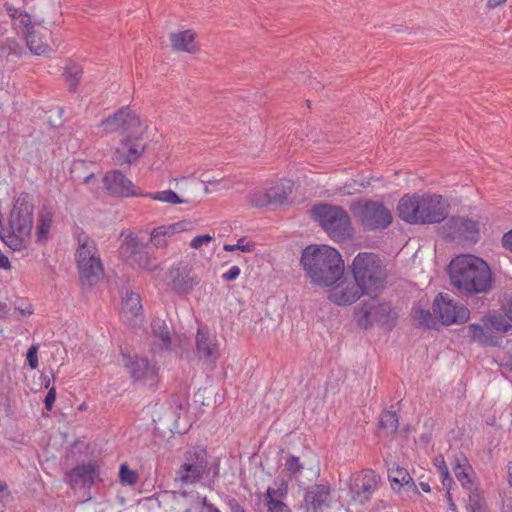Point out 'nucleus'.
Listing matches in <instances>:
<instances>
[{
    "mask_svg": "<svg viewBox=\"0 0 512 512\" xmlns=\"http://www.w3.org/2000/svg\"><path fill=\"white\" fill-rule=\"evenodd\" d=\"M448 272L452 285L463 294H485L492 289L491 269L479 257L457 256L450 262Z\"/></svg>",
    "mask_w": 512,
    "mask_h": 512,
    "instance_id": "1",
    "label": "nucleus"
},
{
    "mask_svg": "<svg viewBox=\"0 0 512 512\" xmlns=\"http://www.w3.org/2000/svg\"><path fill=\"white\" fill-rule=\"evenodd\" d=\"M301 264L311 283L321 287L334 285L344 273L340 253L327 245H311L302 251Z\"/></svg>",
    "mask_w": 512,
    "mask_h": 512,
    "instance_id": "2",
    "label": "nucleus"
},
{
    "mask_svg": "<svg viewBox=\"0 0 512 512\" xmlns=\"http://www.w3.org/2000/svg\"><path fill=\"white\" fill-rule=\"evenodd\" d=\"M449 204L441 195L403 196L397 205L398 216L409 224H434L443 221Z\"/></svg>",
    "mask_w": 512,
    "mask_h": 512,
    "instance_id": "3",
    "label": "nucleus"
},
{
    "mask_svg": "<svg viewBox=\"0 0 512 512\" xmlns=\"http://www.w3.org/2000/svg\"><path fill=\"white\" fill-rule=\"evenodd\" d=\"M33 198L21 193L15 200L8 219V229L0 231V239L12 250L20 251L27 247L34 223Z\"/></svg>",
    "mask_w": 512,
    "mask_h": 512,
    "instance_id": "4",
    "label": "nucleus"
},
{
    "mask_svg": "<svg viewBox=\"0 0 512 512\" xmlns=\"http://www.w3.org/2000/svg\"><path fill=\"white\" fill-rule=\"evenodd\" d=\"M352 275L366 295L377 296L385 286L386 270L378 255L361 252L351 264Z\"/></svg>",
    "mask_w": 512,
    "mask_h": 512,
    "instance_id": "5",
    "label": "nucleus"
},
{
    "mask_svg": "<svg viewBox=\"0 0 512 512\" xmlns=\"http://www.w3.org/2000/svg\"><path fill=\"white\" fill-rule=\"evenodd\" d=\"M311 214L333 240L342 241L352 237L350 217L343 208L320 204L313 206Z\"/></svg>",
    "mask_w": 512,
    "mask_h": 512,
    "instance_id": "6",
    "label": "nucleus"
},
{
    "mask_svg": "<svg viewBox=\"0 0 512 512\" xmlns=\"http://www.w3.org/2000/svg\"><path fill=\"white\" fill-rule=\"evenodd\" d=\"M77 267L83 285H94L103 275V265L96 244L88 236L79 237Z\"/></svg>",
    "mask_w": 512,
    "mask_h": 512,
    "instance_id": "7",
    "label": "nucleus"
},
{
    "mask_svg": "<svg viewBox=\"0 0 512 512\" xmlns=\"http://www.w3.org/2000/svg\"><path fill=\"white\" fill-rule=\"evenodd\" d=\"M350 208L364 230H384L392 223L390 210L381 202L361 200L352 203Z\"/></svg>",
    "mask_w": 512,
    "mask_h": 512,
    "instance_id": "8",
    "label": "nucleus"
},
{
    "mask_svg": "<svg viewBox=\"0 0 512 512\" xmlns=\"http://www.w3.org/2000/svg\"><path fill=\"white\" fill-rule=\"evenodd\" d=\"M122 237L124 238L119 247V254L127 264L150 271L156 269L157 265L150 256L147 244L133 233L122 234Z\"/></svg>",
    "mask_w": 512,
    "mask_h": 512,
    "instance_id": "9",
    "label": "nucleus"
},
{
    "mask_svg": "<svg viewBox=\"0 0 512 512\" xmlns=\"http://www.w3.org/2000/svg\"><path fill=\"white\" fill-rule=\"evenodd\" d=\"M512 329V325L503 315H491L483 319V325L471 324L468 327L469 335L472 340L484 344L496 346L499 344V337Z\"/></svg>",
    "mask_w": 512,
    "mask_h": 512,
    "instance_id": "10",
    "label": "nucleus"
},
{
    "mask_svg": "<svg viewBox=\"0 0 512 512\" xmlns=\"http://www.w3.org/2000/svg\"><path fill=\"white\" fill-rule=\"evenodd\" d=\"M208 473L207 454L203 449H191L185 452L184 462L177 471L176 479L183 484L199 482Z\"/></svg>",
    "mask_w": 512,
    "mask_h": 512,
    "instance_id": "11",
    "label": "nucleus"
},
{
    "mask_svg": "<svg viewBox=\"0 0 512 512\" xmlns=\"http://www.w3.org/2000/svg\"><path fill=\"white\" fill-rule=\"evenodd\" d=\"M433 312L443 325L461 324L468 320L469 310L462 304L451 300L447 295L439 294L433 303Z\"/></svg>",
    "mask_w": 512,
    "mask_h": 512,
    "instance_id": "12",
    "label": "nucleus"
},
{
    "mask_svg": "<svg viewBox=\"0 0 512 512\" xmlns=\"http://www.w3.org/2000/svg\"><path fill=\"white\" fill-rule=\"evenodd\" d=\"M443 237L450 240H465L476 243L479 239L478 223L465 217H452L441 227Z\"/></svg>",
    "mask_w": 512,
    "mask_h": 512,
    "instance_id": "13",
    "label": "nucleus"
},
{
    "mask_svg": "<svg viewBox=\"0 0 512 512\" xmlns=\"http://www.w3.org/2000/svg\"><path fill=\"white\" fill-rule=\"evenodd\" d=\"M137 132H129L123 138L112 157L115 165H131L135 163L146 149V144Z\"/></svg>",
    "mask_w": 512,
    "mask_h": 512,
    "instance_id": "14",
    "label": "nucleus"
},
{
    "mask_svg": "<svg viewBox=\"0 0 512 512\" xmlns=\"http://www.w3.org/2000/svg\"><path fill=\"white\" fill-rule=\"evenodd\" d=\"M168 277L170 288L180 296L189 294L200 283L197 275L183 262L173 265L169 269Z\"/></svg>",
    "mask_w": 512,
    "mask_h": 512,
    "instance_id": "15",
    "label": "nucleus"
},
{
    "mask_svg": "<svg viewBox=\"0 0 512 512\" xmlns=\"http://www.w3.org/2000/svg\"><path fill=\"white\" fill-rule=\"evenodd\" d=\"M195 344L196 357L206 369L212 370L220 357L219 342L217 338L202 329H198Z\"/></svg>",
    "mask_w": 512,
    "mask_h": 512,
    "instance_id": "16",
    "label": "nucleus"
},
{
    "mask_svg": "<svg viewBox=\"0 0 512 512\" xmlns=\"http://www.w3.org/2000/svg\"><path fill=\"white\" fill-rule=\"evenodd\" d=\"M106 133H113L122 129L123 132H138L141 130L139 117L128 107L121 108L101 122Z\"/></svg>",
    "mask_w": 512,
    "mask_h": 512,
    "instance_id": "17",
    "label": "nucleus"
},
{
    "mask_svg": "<svg viewBox=\"0 0 512 512\" xmlns=\"http://www.w3.org/2000/svg\"><path fill=\"white\" fill-rule=\"evenodd\" d=\"M366 291L357 283L355 278L343 279L340 283L330 289L328 299L341 306L350 305L356 302Z\"/></svg>",
    "mask_w": 512,
    "mask_h": 512,
    "instance_id": "18",
    "label": "nucleus"
},
{
    "mask_svg": "<svg viewBox=\"0 0 512 512\" xmlns=\"http://www.w3.org/2000/svg\"><path fill=\"white\" fill-rule=\"evenodd\" d=\"M103 185L114 196L132 197L143 195V193L136 190L132 181L119 170L107 172L103 179Z\"/></svg>",
    "mask_w": 512,
    "mask_h": 512,
    "instance_id": "19",
    "label": "nucleus"
},
{
    "mask_svg": "<svg viewBox=\"0 0 512 512\" xmlns=\"http://www.w3.org/2000/svg\"><path fill=\"white\" fill-rule=\"evenodd\" d=\"M121 355L124 367L134 380H154L157 371L147 358L137 355L131 356L124 350H121Z\"/></svg>",
    "mask_w": 512,
    "mask_h": 512,
    "instance_id": "20",
    "label": "nucleus"
},
{
    "mask_svg": "<svg viewBox=\"0 0 512 512\" xmlns=\"http://www.w3.org/2000/svg\"><path fill=\"white\" fill-rule=\"evenodd\" d=\"M5 8L8 16L11 18L14 29L21 30L24 35L26 32L33 30L35 25H42L45 23L44 16L35 14L34 21H32L31 16L19 8H15L9 4H6Z\"/></svg>",
    "mask_w": 512,
    "mask_h": 512,
    "instance_id": "21",
    "label": "nucleus"
},
{
    "mask_svg": "<svg viewBox=\"0 0 512 512\" xmlns=\"http://www.w3.org/2000/svg\"><path fill=\"white\" fill-rule=\"evenodd\" d=\"M186 226L185 222H178L156 227L150 232V243L156 248H164L168 244V239L185 230Z\"/></svg>",
    "mask_w": 512,
    "mask_h": 512,
    "instance_id": "22",
    "label": "nucleus"
},
{
    "mask_svg": "<svg viewBox=\"0 0 512 512\" xmlns=\"http://www.w3.org/2000/svg\"><path fill=\"white\" fill-rule=\"evenodd\" d=\"M377 489V477L373 471L366 472L360 480L352 488L354 500L361 504L367 502Z\"/></svg>",
    "mask_w": 512,
    "mask_h": 512,
    "instance_id": "23",
    "label": "nucleus"
},
{
    "mask_svg": "<svg viewBox=\"0 0 512 512\" xmlns=\"http://www.w3.org/2000/svg\"><path fill=\"white\" fill-rule=\"evenodd\" d=\"M97 476L96 467L91 464H82L74 467L67 475L66 480L71 486H90Z\"/></svg>",
    "mask_w": 512,
    "mask_h": 512,
    "instance_id": "24",
    "label": "nucleus"
},
{
    "mask_svg": "<svg viewBox=\"0 0 512 512\" xmlns=\"http://www.w3.org/2000/svg\"><path fill=\"white\" fill-rule=\"evenodd\" d=\"M171 46L176 51L194 54L199 51L195 42V33L191 30L179 31L170 34Z\"/></svg>",
    "mask_w": 512,
    "mask_h": 512,
    "instance_id": "25",
    "label": "nucleus"
},
{
    "mask_svg": "<svg viewBox=\"0 0 512 512\" xmlns=\"http://www.w3.org/2000/svg\"><path fill=\"white\" fill-rule=\"evenodd\" d=\"M370 314L374 322L379 323L384 328L391 330L398 317L397 312L389 303H380L377 306L369 307Z\"/></svg>",
    "mask_w": 512,
    "mask_h": 512,
    "instance_id": "26",
    "label": "nucleus"
},
{
    "mask_svg": "<svg viewBox=\"0 0 512 512\" xmlns=\"http://www.w3.org/2000/svg\"><path fill=\"white\" fill-rule=\"evenodd\" d=\"M453 472L457 480L461 483L466 490L474 489L473 481L471 480L472 468L468 464L465 457H456L453 462Z\"/></svg>",
    "mask_w": 512,
    "mask_h": 512,
    "instance_id": "27",
    "label": "nucleus"
},
{
    "mask_svg": "<svg viewBox=\"0 0 512 512\" xmlns=\"http://www.w3.org/2000/svg\"><path fill=\"white\" fill-rule=\"evenodd\" d=\"M330 488L327 485L316 484L310 487L306 493L305 501L311 505L313 509L321 508L328 500Z\"/></svg>",
    "mask_w": 512,
    "mask_h": 512,
    "instance_id": "28",
    "label": "nucleus"
},
{
    "mask_svg": "<svg viewBox=\"0 0 512 512\" xmlns=\"http://www.w3.org/2000/svg\"><path fill=\"white\" fill-rule=\"evenodd\" d=\"M293 182L290 180H281L267 190L272 205L283 204L292 193Z\"/></svg>",
    "mask_w": 512,
    "mask_h": 512,
    "instance_id": "29",
    "label": "nucleus"
},
{
    "mask_svg": "<svg viewBox=\"0 0 512 512\" xmlns=\"http://www.w3.org/2000/svg\"><path fill=\"white\" fill-rule=\"evenodd\" d=\"M151 328L154 337L160 340V348L169 350L171 347V337L166 322L162 319L157 318L153 320Z\"/></svg>",
    "mask_w": 512,
    "mask_h": 512,
    "instance_id": "30",
    "label": "nucleus"
},
{
    "mask_svg": "<svg viewBox=\"0 0 512 512\" xmlns=\"http://www.w3.org/2000/svg\"><path fill=\"white\" fill-rule=\"evenodd\" d=\"M123 313L125 316L139 317L142 313V304L140 296L137 293H126L123 300Z\"/></svg>",
    "mask_w": 512,
    "mask_h": 512,
    "instance_id": "31",
    "label": "nucleus"
},
{
    "mask_svg": "<svg viewBox=\"0 0 512 512\" xmlns=\"http://www.w3.org/2000/svg\"><path fill=\"white\" fill-rule=\"evenodd\" d=\"M24 38L28 49L34 55H42L49 49L48 44L42 41L35 29L26 32Z\"/></svg>",
    "mask_w": 512,
    "mask_h": 512,
    "instance_id": "32",
    "label": "nucleus"
},
{
    "mask_svg": "<svg viewBox=\"0 0 512 512\" xmlns=\"http://www.w3.org/2000/svg\"><path fill=\"white\" fill-rule=\"evenodd\" d=\"M52 212L43 207L39 212V220L37 225V237L39 241L45 240L49 233L51 223H52Z\"/></svg>",
    "mask_w": 512,
    "mask_h": 512,
    "instance_id": "33",
    "label": "nucleus"
},
{
    "mask_svg": "<svg viewBox=\"0 0 512 512\" xmlns=\"http://www.w3.org/2000/svg\"><path fill=\"white\" fill-rule=\"evenodd\" d=\"M24 53V47L15 39L7 38L5 41L0 40V58L10 55L21 57Z\"/></svg>",
    "mask_w": 512,
    "mask_h": 512,
    "instance_id": "34",
    "label": "nucleus"
},
{
    "mask_svg": "<svg viewBox=\"0 0 512 512\" xmlns=\"http://www.w3.org/2000/svg\"><path fill=\"white\" fill-rule=\"evenodd\" d=\"M388 478L392 484L396 483L399 486L409 485L410 483L413 484V479L409 472L400 466L393 465V467L389 468Z\"/></svg>",
    "mask_w": 512,
    "mask_h": 512,
    "instance_id": "35",
    "label": "nucleus"
},
{
    "mask_svg": "<svg viewBox=\"0 0 512 512\" xmlns=\"http://www.w3.org/2000/svg\"><path fill=\"white\" fill-rule=\"evenodd\" d=\"M380 428L387 431V434L393 435L399 427V420L396 412L384 411L379 420Z\"/></svg>",
    "mask_w": 512,
    "mask_h": 512,
    "instance_id": "36",
    "label": "nucleus"
},
{
    "mask_svg": "<svg viewBox=\"0 0 512 512\" xmlns=\"http://www.w3.org/2000/svg\"><path fill=\"white\" fill-rule=\"evenodd\" d=\"M144 197H149L153 200L168 203V204H181L186 203V200L181 199L177 193H175L173 190H164V191H158L154 193H146L143 194Z\"/></svg>",
    "mask_w": 512,
    "mask_h": 512,
    "instance_id": "37",
    "label": "nucleus"
},
{
    "mask_svg": "<svg viewBox=\"0 0 512 512\" xmlns=\"http://www.w3.org/2000/svg\"><path fill=\"white\" fill-rule=\"evenodd\" d=\"M83 70L77 64L68 65L65 71L66 81L69 83L70 91H75L82 76Z\"/></svg>",
    "mask_w": 512,
    "mask_h": 512,
    "instance_id": "38",
    "label": "nucleus"
},
{
    "mask_svg": "<svg viewBox=\"0 0 512 512\" xmlns=\"http://www.w3.org/2000/svg\"><path fill=\"white\" fill-rule=\"evenodd\" d=\"M414 320L419 326H423L425 328H432L435 325L432 313L426 309L419 308L414 310Z\"/></svg>",
    "mask_w": 512,
    "mask_h": 512,
    "instance_id": "39",
    "label": "nucleus"
},
{
    "mask_svg": "<svg viewBox=\"0 0 512 512\" xmlns=\"http://www.w3.org/2000/svg\"><path fill=\"white\" fill-rule=\"evenodd\" d=\"M249 202L252 206L255 207H266L268 205H272L270 197H268V192L266 191H254L249 195Z\"/></svg>",
    "mask_w": 512,
    "mask_h": 512,
    "instance_id": "40",
    "label": "nucleus"
},
{
    "mask_svg": "<svg viewBox=\"0 0 512 512\" xmlns=\"http://www.w3.org/2000/svg\"><path fill=\"white\" fill-rule=\"evenodd\" d=\"M468 507L471 512H485L483 498L477 489L469 490Z\"/></svg>",
    "mask_w": 512,
    "mask_h": 512,
    "instance_id": "41",
    "label": "nucleus"
},
{
    "mask_svg": "<svg viewBox=\"0 0 512 512\" xmlns=\"http://www.w3.org/2000/svg\"><path fill=\"white\" fill-rule=\"evenodd\" d=\"M120 481L124 485H134L138 480V475L131 470L128 465L122 464L119 471Z\"/></svg>",
    "mask_w": 512,
    "mask_h": 512,
    "instance_id": "42",
    "label": "nucleus"
},
{
    "mask_svg": "<svg viewBox=\"0 0 512 512\" xmlns=\"http://www.w3.org/2000/svg\"><path fill=\"white\" fill-rule=\"evenodd\" d=\"M273 492L271 488L267 490L269 512H291L285 503L272 497Z\"/></svg>",
    "mask_w": 512,
    "mask_h": 512,
    "instance_id": "43",
    "label": "nucleus"
},
{
    "mask_svg": "<svg viewBox=\"0 0 512 512\" xmlns=\"http://www.w3.org/2000/svg\"><path fill=\"white\" fill-rule=\"evenodd\" d=\"M183 498H190L191 505L186 508L184 512H202V507L207 505V499L204 497L201 499L197 494L188 495L187 493L182 494Z\"/></svg>",
    "mask_w": 512,
    "mask_h": 512,
    "instance_id": "44",
    "label": "nucleus"
},
{
    "mask_svg": "<svg viewBox=\"0 0 512 512\" xmlns=\"http://www.w3.org/2000/svg\"><path fill=\"white\" fill-rule=\"evenodd\" d=\"M440 477H441L443 487L447 490V493L450 492L454 481L449 474V469L446 464H443V466L441 468V476Z\"/></svg>",
    "mask_w": 512,
    "mask_h": 512,
    "instance_id": "45",
    "label": "nucleus"
},
{
    "mask_svg": "<svg viewBox=\"0 0 512 512\" xmlns=\"http://www.w3.org/2000/svg\"><path fill=\"white\" fill-rule=\"evenodd\" d=\"M286 467L287 470L294 475L300 473L302 470V465L300 464L299 458L296 456H291L287 459Z\"/></svg>",
    "mask_w": 512,
    "mask_h": 512,
    "instance_id": "46",
    "label": "nucleus"
},
{
    "mask_svg": "<svg viewBox=\"0 0 512 512\" xmlns=\"http://www.w3.org/2000/svg\"><path fill=\"white\" fill-rule=\"evenodd\" d=\"M38 345H32L27 351V361L31 369H36L38 367Z\"/></svg>",
    "mask_w": 512,
    "mask_h": 512,
    "instance_id": "47",
    "label": "nucleus"
},
{
    "mask_svg": "<svg viewBox=\"0 0 512 512\" xmlns=\"http://www.w3.org/2000/svg\"><path fill=\"white\" fill-rule=\"evenodd\" d=\"M255 243L252 241H248L245 237L240 238L237 243L235 244V247H237V250H240L241 252H253L255 250Z\"/></svg>",
    "mask_w": 512,
    "mask_h": 512,
    "instance_id": "48",
    "label": "nucleus"
},
{
    "mask_svg": "<svg viewBox=\"0 0 512 512\" xmlns=\"http://www.w3.org/2000/svg\"><path fill=\"white\" fill-rule=\"evenodd\" d=\"M212 240V237L208 234L197 235L194 237L190 243V246L194 249L201 248L204 244L209 243Z\"/></svg>",
    "mask_w": 512,
    "mask_h": 512,
    "instance_id": "49",
    "label": "nucleus"
},
{
    "mask_svg": "<svg viewBox=\"0 0 512 512\" xmlns=\"http://www.w3.org/2000/svg\"><path fill=\"white\" fill-rule=\"evenodd\" d=\"M369 312L370 308L364 309V313L359 319V325L365 329H367L374 323V320L372 319V314H370Z\"/></svg>",
    "mask_w": 512,
    "mask_h": 512,
    "instance_id": "50",
    "label": "nucleus"
},
{
    "mask_svg": "<svg viewBox=\"0 0 512 512\" xmlns=\"http://www.w3.org/2000/svg\"><path fill=\"white\" fill-rule=\"evenodd\" d=\"M241 273V269L238 266H232L227 272L222 275V278L226 281L235 280Z\"/></svg>",
    "mask_w": 512,
    "mask_h": 512,
    "instance_id": "51",
    "label": "nucleus"
},
{
    "mask_svg": "<svg viewBox=\"0 0 512 512\" xmlns=\"http://www.w3.org/2000/svg\"><path fill=\"white\" fill-rule=\"evenodd\" d=\"M56 400V391H55V388H51L47 394H46V397H45V407L47 410H51L54 402Z\"/></svg>",
    "mask_w": 512,
    "mask_h": 512,
    "instance_id": "52",
    "label": "nucleus"
},
{
    "mask_svg": "<svg viewBox=\"0 0 512 512\" xmlns=\"http://www.w3.org/2000/svg\"><path fill=\"white\" fill-rule=\"evenodd\" d=\"M502 244L506 249L512 252V230L503 235Z\"/></svg>",
    "mask_w": 512,
    "mask_h": 512,
    "instance_id": "53",
    "label": "nucleus"
},
{
    "mask_svg": "<svg viewBox=\"0 0 512 512\" xmlns=\"http://www.w3.org/2000/svg\"><path fill=\"white\" fill-rule=\"evenodd\" d=\"M504 311L509 320L512 321V297L507 299L506 303L504 304Z\"/></svg>",
    "mask_w": 512,
    "mask_h": 512,
    "instance_id": "54",
    "label": "nucleus"
},
{
    "mask_svg": "<svg viewBox=\"0 0 512 512\" xmlns=\"http://www.w3.org/2000/svg\"><path fill=\"white\" fill-rule=\"evenodd\" d=\"M0 268L6 269V270L11 268L8 258L1 252H0Z\"/></svg>",
    "mask_w": 512,
    "mask_h": 512,
    "instance_id": "55",
    "label": "nucleus"
},
{
    "mask_svg": "<svg viewBox=\"0 0 512 512\" xmlns=\"http://www.w3.org/2000/svg\"><path fill=\"white\" fill-rule=\"evenodd\" d=\"M446 496H447V501H448V504H449V509L451 511H453V512H456V504L452 500L451 493L450 492L446 493Z\"/></svg>",
    "mask_w": 512,
    "mask_h": 512,
    "instance_id": "56",
    "label": "nucleus"
},
{
    "mask_svg": "<svg viewBox=\"0 0 512 512\" xmlns=\"http://www.w3.org/2000/svg\"><path fill=\"white\" fill-rule=\"evenodd\" d=\"M443 464H445V461L442 456H439L435 459V465L437 466L438 472L440 475H441V468H442Z\"/></svg>",
    "mask_w": 512,
    "mask_h": 512,
    "instance_id": "57",
    "label": "nucleus"
},
{
    "mask_svg": "<svg viewBox=\"0 0 512 512\" xmlns=\"http://www.w3.org/2000/svg\"><path fill=\"white\" fill-rule=\"evenodd\" d=\"M508 482L512 487V461L507 464Z\"/></svg>",
    "mask_w": 512,
    "mask_h": 512,
    "instance_id": "58",
    "label": "nucleus"
},
{
    "mask_svg": "<svg viewBox=\"0 0 512 512\" xmlns=\"http://www.w3.org/2000/svg\"><path fill=\"white\" fill-rule=\"evenodd\" d=\"M505 1L506 0H488V6L494 8L503 4Z\"/></svg>",
    "mask_w": 512,
    "mask_h": 512,
    "instance_id": "59",
    "label": "nucleus"
},
{
    "mask_svg": "<svg viewBox=\"0 0 512 512\" xmlns=\"http://www.w3.org/2000/svg\"><path fill=\"white\" fill-rule=\"evenodd\" d=\"M7 494V487L4 483L0 481V498L5 497Z\"/></svg>",
    "mask_w": 512,
    "mask_h": 512,
    "instance_id": "60",
    "label": "nucleus"
},
{
    "mask_svg": "<svg viewBox=\"0 0 512 512\" xmlns=\"http://www.w3.org/2000/svg\"><path fill=\"white\" fill-rule=\"evenodd\" d=\"M8 312L7 305L0 302V317H3Z\"/></svg>",
    "mask_w": 512,
    "mask_h": 512,
    "instance_id": "61",
    "label": "nucleus"
},
{
    "mask_svg": "<svg viewBox=\"0 0 512 512\" xmlns=\"http://www.w3.org/2000/svg\"><path fill=\"white\" fill-rule=\"evenodd\" d=\"M20 312L23 316L32 314L31 305H28L25 309H21Z\"/></svg>",
    "mask_w": 512,
    "mask_h": 512,
    "instance_id": "62",
    "label": "nucleus"
},
{
    "mask_svg": "<svg viewBox=\"0 0 512 512\" xmlns=\"http://www.w3.org/2000/svg\"><path fill=\"white\" fill-rule=\"evenodd\" d=\"M420 487L426 493H429L431 491L430 485L428 483L421 482Z\"/></svg>",
    "mask_w": 512,
    "mask_h": 512,
    "instance_id": "63",
    "label": "nucleus"
},
{
    "mask_svg": "<svg viewBox=\"0 0 512 512\" xmlns=\"http://www.w3.org/2000/svg\"><path fill=\"white\" fill-rule=\"evenodd\" d=\"M232 512H245V510L239 504H234L232 506Z\"/></svg>",
    "mask_w": 512,
    "mask_h": 512,
    "instance_id": "64",
    "label": "nucleus"
}]
</instances>
